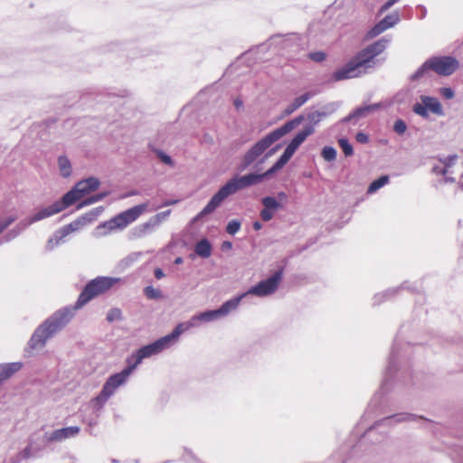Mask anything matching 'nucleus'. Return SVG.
Returning a JSON list of instances; mask_svg holds the SVG:
<instances>
[{
    "label": "nucleus",
    "instance_id": "nucleus-1",
    "mask_svg": "<svg viewBox=\"0 0 463 463\" xmlns=\"http://www.w3.org/2000/svg\"><path fill=\"white\" fill-rule=\"evenodd\" d=\"M118 281L119 279L111 277H99L90 281L79 296L74 307H66L56 311L35 329L29 340V346L32 349L43 348L49 338L69 324L77 309L82 307L93 298L108 291Z\"/></svg>",
    "mask_w": 463,
    "mask_h": 463
},
{
    "label": "nucleus",
    "instance_id": "nucleus-2",
    "mask_svg": "<svg viewBox=\"0 0 463 463\" xmlns=\"http://www.w3.org/2000/svg\"><path fill=\"white\" fill-rule=\"evenodd\" d=\"M391 38L383 37L359 52L345 66L333 73L335 81L360 77L369 73L377 64L376 57L387 48Z\"/></svg>",
    "mask_w": 463,
    "mask_h": 463
},
{
    "label": "nucleus",
    "instance_id": "nucleus-3",
    "mask_svg": "<svg viewBox=\"0 0 463 463\" xmlns=\"http://www.w3.org/2000/svg\"><path fill=\"white\" fill-rule=\"evenodd\" d=\"M148 207L147 203L135 205L111 218L110 220L100 223L96 228V236H105L114 231H122L130 223L134 222Z\"/></svg>",
    "mask_w": 463,
    "mask_h": 463
},
{
    "label": "nucleus",
    "instance_id": "nucleus-4",
    "mask_svg": "<svg viewBox=\"0 0 463 463\" xmlns=\"http://www.w3.org/2000/svg\"><path fill=\"white\" fill-rule=\"evenodd\" d=\"M412 111L424 118H429L430 113L439 117L444 116L440 101L437 98L428 95L420 96V101L413 105Z\"/></svg>",
    "mask_w": 463,
    "mask_h": 463
},
{
    "label": "nucleus",
    "instance_id": "nucleus-5",
    "mask_svg": "<svg viewBox=\"0 0 463 463\" xmlns=\"http://www.w3.org/2000/svg\"><path fill=\"white\" fill-rule=\"evenodd\" d=\"M297 147L298 146H287L286 150L284 151L283 155L279 157V159L273 165V166H271L265 173H251L245 175L248 186H251L261 183L265 178L270 176L271 175L281 169L294 155Z\"/></svg>",
    "mask_w": 463,
    "mask_h": 463
},
{
    "label": "nucleus",
    "instance_id": "nucleus-6",
    "mask_svg": "<svg viewBox=\"0 0 463 463\" xmlns=\"http://www.w3.org/2000/svg\"><path fill=\"white\" fill-rule=\"evenodd\" d=\"M461 168L462 164L458 162V157L456 155H451L439 158V165H434L432 171L437 175H445L446 182H454L455 177L452 175L458 173L459 175H463Z\"/></svg>",
    "mask_w": 463,
    "mask_h": 463
},
{
    "label": "nucleus",
    "instance_id": "nucleus-7",
    "mask_svg": "<svg viewBox=\"0 0 463 463\" xmlns=\"http://www.w3.org/2000/svg\"><path fill=\"white\" fill-rule=\"evenodd\" d=\"M281 279L282 271H276L271 277L260 281L257 285L251 287L247 292H244V294H246V296L253 295L260 298L269 296L277 290Z\"/></svg>",
    "mask_w": 463,
    "mask_h": 463
},
{
    "label": "nucleus",
    "instance_id": "nucleus-8",
    "mask_svg": "<svg viewBox=\"0 0 463 463\" xmlns=\"http://www.w3.org/2000/svg\"><path fill=\"white\" fill-rule=\"evenodd\" d=\"M326 116L325 111L320 110L308 113L303 128L297 133L288 145H301L315 131L316 126Z\"/></svg>",
    "mask_w": 463,
    "mask_h": 463
},
{
    "label": "nucleus",
    "instance_id": "nucleus-9",
    "mask_svg": "<svg viewBox=\"0 0 463 463\" xmlns=\"http://www.w3.org/2000/svg\"><path fill=\"white\" fill-rule=\"evenodd\" d=\"M128 377V373H125L123 370L109 376L103 385L100 393L96 398L97 402L99 403L106 402L115 393L118 388L127 383Z\"/></svg>",
    "mask_w": 463,
    "mask_h": 463
},
{
    "label": "nucleus",
    "instance_id": "nucleus-10",
    "mask_svg": "<svg viewBox=\"0 0 463 463\" xmlns=\"http://www.w3.org/2000/svg\"><path fill=\"white\" fill-rule=\"evenodd\" d=\"M304 120L305 118L303 116H298L294 119L288 121L280 128L271 131L260 140H259L255 145H272L273 143L279 141L282 137L298 127Z\"/></svg>",
    "mask_w": 463,
    "mask_h": 463
},
{
    "label": "nucleus",
    "instance_id": "nucleus-11",
    "mask_svg": "<svg viewBox=\"0 0 463 463\" xmlns=\"http://www.w3.org/2000/svg\"><path fill=\"white\" fill-rule=\"evenodd\" d=\"M432 71L439 76H450L459 67L458 61L451 56H434L430 58Z\"/></svg>",
    "mask_w": 463,
    "mask_h": 463
},
{
    "label": "nucleus",
    "instance_id": "nucleus-12",
    "mask_svg": "<svg viewBox=\"0 0 463 463\" xmlns=\"http://www.w3.org/2000/svg\"><path fill=\"white\" fill-rule=\"evenodd\" d=\"M247 187L249 186L245 175H236L222 185L215 194V196L222 203L228 196Z\"/></svg>",
    "mask_w": 463,
    "mask_h": 463
},
{
    "label": "nucleus",
    "instance_id": "nucleus-13",
    "mask_svg": "<svg viewBox=\"0 0 463 463\" xmlns=\"http://www.w3.org/2000/svg\"><path fill=\"white\" fill-rule=\"evenodd\" d=\"M400 14L397 11L386 15L380 20L368 33L370 38H373L387 31L390 28L394 27L400 22Z\"/></svg>",
    "mask_w": 463,
    "mask_h": 463
},
{
    "label": "nucleus",
    "instance_id": "nucleus-14",
    "mask_svg": "<svg viewBox=\"0 0 463 463\" xmlns=\"http://www.w3.org/2000/svg\"><path fill=\"white\" fill-rule=\"evenodd\" d=\"M80 427L71 426L55 430L52 432H46L44 437L49 442L63 441L67 439L76 437L80 433Z\"/></svg>",
    "mask_w": 463,
    "mask_h": 463
},
{
    "label": "nucleus",
    "instance_id": "nucleus-15",
    "mask_svg": "<svg viewBox=\"0 0 463 463\" xmlns=\"http://www.w3.org/2000/svg\"><path fill=\"white\" fill-rule=\"evenodd\" d=\"M61 212V208L57 205L56 202H54L52 204L38 210L35 213L26 218L24 225L30 226L34 222L52 217Z\"/></svg>",
    "mask_w": 463,
    "mask_h": 463
},
{
    "label": "nucleus",
    "instance_id": "nucleus-16",
    "mask_svg": "<svg viewBox=\"0 0 463 463\" xmlns=\"http://www.w3.org/2000/svg\"><path fill=\"white\" fill-rule=\"evenodd\" d=\"M170 345L164 337L157 339L156 341L145 345L137 350L141 358L146 359L153 355L158 354L164 350L169 348Z\"/></svg>",
    "mask_w": 463,
    "mask_h": 463
},
{
    "label": "nucleus",
    "instance_id": "nucleus-17",
    "mask_svg": "<svg viewBox=\"0 0 463 463\" xmlns=\"http://www.w3.org/2000/svg\"><path fill=\"white\" fill-rule=\"evenodd\" d=\"M92 219L93 218H92L90 213H88V214H85L83 216H80V217L77 218L76 220H74L71 223H69V224L61 227V229H59V231H60L59 236L66 237V236H68L69 234H71L72 232H78V231L81 230L87 224L91 222Z\"/></svg>",
    "mask_w": 463,
    "mask_h": 463
},
{
    "label": "nucleus",
    "instance_id": "nucleus-18",
    "mask_svg": "<svg viewBox=\"0 0 463 463\" xmlns=\"http://www.w3.org/2000/svg\"><path fill=\"white\" fill-rule=\"evenodd\" d=\"M196 326H197V324L194 322V319L192 317L190 320L178 324L175 327V329L173 330V332L171 334H168L163 337L166 340L168 345L171 346L177 341V339L181 334H183L184 332H185V331L189 330L190 328L194 327Z\"/></svg>",
    "mask_w": 463,
    "mask_h": 463
},
{
    "label": "nucleus",
    "instance_id": "nucleus-19",
    "mask_svg": "<svg viewBox=\"0 0 463 463\" xmlns=\"http://www.w3.org/2000/svg\"><path fill=\"white\" fill-rule=\"evenodd\" d=\"M99 184H100V183L98 178L89 177V178H86L84 180L78 182L75 184V187L79 191V193L81 194V196L83 197L84 195H86L93 191H96L99 188Z\"/></svg>",
    "mask_w": 463,
    "mask_h": 463
},
{
    "label": "nucleus",
    "instance_id": "nucleus-20",
    "mask_svg": "<svg viewBox=\"0 0 463 463\" xmlns=\"http://www.w3.org/2000/svg\"><path fill=\"white\" fill-rule=\"evenodd\" d=\"M80 198H82L81 194L74 186L71 190L66 193L61 200L56 201V203L61 208V211H63L67 207L72 205Z\"/></svg>",
    "mask_w": 463,
    "mask_h": 463
},
{
    "label": "nucleus",
    "instance_id": "nucleus-21",
    "mask_svg": "<svg viewBox=\"0 0 463 463\" xmlns=\"http://www.w3.org/2000/svg\"><path fill=\"white\" fill-rule=\"evenodd\" d=\"M379 108L378 104H371L355 109L349 116L345 118V121L350 122L366 117L369 113Z\"/></svg>",
    "mask_w": 463,
    "mask_h": 463
},
{
    "label": "nucleus",
    "instance_id": "nucleus-22",
    "mask_svg": "<svg viewBox=\"0 0 463 463\" xmlns=\"http://www.w3.org/2000/svg\"><path fill=\"white\" fill-rule=\"evenodd\" d=\"M23 367L20 362L2 364H0V383L10 378L14 373Z\"/></svg>",
    "mask_w": 463,
    "mask_h": 463
},
{
    "label": "nucleus",
    "instance_id": "nucleus-23",
    "mask_svg": "<svg viewBox=\"0 0 463 463\" xmlns=\"http://www.w3.org/2000/svg\"><path fill=\"white\" fill-rule=\"evenodd\" d=\"M246 297V294L242 293L240 296L232 298L226 302H224L219 308L218 311L221 317H225L230 314L232 311H234L239 307L241 299Z\"/></svg>",
    "mask_w": 463,
    "mask_h": 463
},
{
    "label": "nucleus",
    "instance_id": "nucleus-24",
    "mask_svg": "<svg viewBox=\"0 0 463 463\" xmlns=\"http://www.w3.org/2000/svg\"><path fill=\"white\" fill-rule=\"evenodd\" d=\"M221 204L222 203L214 194L208 202V203L204 206V208L196 216L194 217L192 222L194 223L201 220L203 217L213 213Z\"/></svg>",
    "mask_w": 463,
    "mask_h": 463
},
{
    "label": "nucleus",
    "instance_id": "nucleus-25",
    "mask_svg": "<svg viewBox=\"0 0 463 463\" xmlns=\"http://www.w3.org/2000/svg\"><path fill=\"white\" fill-rule=\"evenodd\" d=\"M430 71H432V64L430 58L426 60L413 74L411 75V80L412 81H417L423 78H428Z\"/></svg>",
    "mask_w": 463,
    "mask_h": 463
},
{
    "label": "nucleus",
    "instance_id": "nucleus-26",
    "mask_svg": "<svg viewBox=\"0 0 463 463\" xmlns=\"http://www.w3.org/2000/svg\"><path fill=\"white\" fill-rule=\"evenodd\" d=\"M222 317L218 309L215 310H208L202 312L200 314L193 316L194 322L197 324L198 321L201 322H212L218 318Z\"/></svg>",
    "mask_w": 463,
    "mask_h": 463
},
{
    "label": "nucleus",
    "instance_id": "nucleus-27",
    "mask_svg": "<svg viewBox=\"0 0 463 463\" xmlns=\"http://www.w3.org/2000/svg\"><path fill=\"white\" fill-rule=\"evenodd\" d=\"M194 251L202 258H209L212 254V245L207 239H203L196 243Z\"/></svg>",
    "mask_w": 463,
    "mask_h": 463
},
{
    "label": "nucleus",
    "instance_id": "nucleus-28",
    "mask_svg": "<svg viewBox=\"0 0 463 463\" xmlns=\"http://www.w3.org/2000/svg\"><path fill=\"white\" fill-rule=\"evenodd\" d=\"M267 146H252L249 152L245 155L244 157V167H247L253 162L257 160L259 156H260Z\"/></svg>",
    "mask_w": 463,
    "mask_h": 463
},
{
    "label": "nucleus",
    "instance_id": "nucleus-29",
    "mask_svg": "<svg viewBox=\"0 0 463 463\" xmlns=\"http://www.w3.org/2000/svg\"><path fill=\"white\" fill-rule=\"evenodd\" d=\"M58 167L62 177H69L72 173V167L70 160L65 156L58 157Z\"/></svg>",
    "mask_w": 463,
    "mask_h": 463
},
{
    "label": "nucleus",
    "instance_id": "nucleus-30",
    "mask_svg": "<svg viewBox=\"0 0 463 463\" xmlns=\"http://www.w3.org/2000/svg\"><path fill=\"white\" fill-rule=\"evenodd\" d=\"M144 359L141 358L139 353L137 351L135 354H133L129 357H128V359H127L128 366L125 369H123V371L125 373H128V375L130 376V374L134 372V370L137 367V365L139 364H141V362Z\"/></svg>",
    "mask_w": 463,
    "mask_h": 463
},
{
    "label": "nucleus",
    "instance_id": "nucleus-31",
    "mask_svg": "<svg viewBox=\"0 0 463 463\" xmlns=\"http://www.w3.org/2000/svg\"><path fill=\"white\" fill-rule=\"evenodd\" d=\"M25 219L21 221L14 229L10 230L5 236V241H10L15 239L23 231L29 226H25Z\"/></svg>",
    "mask_w": 463,
    "mask_h": 463
},
{
    "label": "nucleus",
    "instance_id": "nucleus-32",
    "mask_svg": "<svg viewBox=\"0 0 463 463\" xmlns=\"http://www.w3.org/2000/svg\"><path fill=\"white\" fill-rule=\"evenodd\" d=\"M153 152L155 153L156 156L165 165L174 167L175 163L174 160L171 158V156L161 147H155L153 149Z\"/></svg>",
    "mask_w": 463,
    "mask_h": 463
},
{
    "label": "nucleus",
    "instance_id": "nucleus-33",
    "mask_svg": "<svg viewBox=\"0 0 463 463\" xmlns=\"http://www.w3.org/2000/svg\"><path fill=\"white\" fill-rule=\"evenodd\" d=\"M389 182L388 175H382L378 179L374 180L368 187V193L373 194L383 186H384Z\"/></svg>",
    "mask_w": 463,
    "mask_h": 463
},
{
    "label": "nucleus",
    "instance_id": "nucleus-34",
    "mask_svg": "<svg viewBox=\"0 0 463 463\" xmlns=\"http://www.w3.org/2000/svg\"><path fill=\"white\" fill-rule=\"evenodd\" d=\"M60 231H56L53 235L47 241L46 250H52L55 247L60 245L65 237L59 236Z\"/></svg>",
    "mask_w": 463,
    "mask_h": 463
},
{
    "label": "nucleus",
    "instance_id": "nucleus-35",
    "mask_svg": "<svg viewBox=\"0 0 463 463\" xmlns=\"http://www.w3.org/2000/svg\"><path fill=\"white\" fill-rule=\"evenodd\" d=\"M261 203L265 208L269 210L278 211L279 208H281L280 203L277 201L276 198L272 196H266L262 198Z\"/></svg>",
    "mask_w": 463,
    "mask_h": 463
},
{
    "label": "nucleus",
    "instance_id": "nucleus-36",
    "mask_svg": "<svg viewBox=\"0 0 463 463\" xmlns=\"http://www.w3.org/2000/svg\"><path fill=\"white\" fill-rule=\"evenodd\" d=\"M414 419H415V417L413 415L402 413V414H396V415L391 416L389 418H386L384 420V421L388 424H391L392 422H402V421H405V420H411Z\"/></svg>",
    "mask_w": 463,
    "mask_h": 463
},
{
    "label": "nucleus",
    "instance_id": "nucleus-37",
    "mask_svg": "<svg viewBox=\"0 0 463 463\" xmlns=\"http://www.w3.org/2000/svg\"><path fill=\"white\" fill-rule=\"evenodd\" d=\"M314 96H315V92H312V91L306 92V93L295 98L293 99V102L297 105L298 108H300Z\"/></svg>",
    "mask_w": 463,
    "mask_h": 463
},
{
    "label": "nucleus",
    "instance_id": "nucleus-38",
    "mask_svg": "<svg viewBox=\"0 0 463 463\" xmlns=\"http://www.w3.org/2000/svg\"><path fill=\"white\" fill-rule=\"evenodd\" d=\"M322 156L326 161H333L336 156V150L334 146H324Z\"/></svg>",
    "mask_w": 463,
    "mask_h": 463
},
{
    "label": "nucleus",
    "instance_id": "nucleus-39",
    "mask_svg": "<svg viewBox=\"0 0 463 463\" xmlns=\"http://www.w3.org/2000/svg\"><path fill=\"white\" fill-rule=\"evenodd\" d=\"M241 223L238 220H232L228 222L226 226V232L231 234H236L241 229Z\"/></svg>",
    "mask_w": 463,
    "mask_h": 463
},
{
    "label": "nucleus",
    "instance_id": "nucleus-40",
    "mask_svg": "<svg viewBox=\"0 0 463 463\" xmlns=\"http://www.w3.org/2000/svg\"><path fill=\"white\" fill-rule=\"evenodd\" d=\"M147 233L146 230L142 226V224L137 225L130 231V238L131 239H140L146 236Z\"/></svg>",
    "mask_w": 463,
    "mask_h": 463
},
{
    "label": "nucleus",
    "instance_id": "nucleus-41",
    "mask_svg": "<svg viewBox=\"0 0 463 463\" xmlns=\"http://www.w3.org/2000/svg\"><path fill=\"white\" fill-rule=\"evenodd\" d=\"M122 319V312L119 308L114 307L111 308L107 314V320L109 322H114L116 320Z\"/></svg>",
    "mask_w": 463,
    "mask_h": 463
},
{
    "label": "nucleus",
    "instance_id": "nucleus-42",
    "mask_svg": "<svg viewBox=\"0 0 463 463\" xmlns=\"http://www.w3.org/2000/svg\"><path fill=\"white\" fill-rule=\"evenodd\" d=\"M145 295L150 299H157L161 297V291L153 288L152 286H147L144 289Z\"/></svg>",
    "mask_w": 463,
    "mask_h": 463
},
{
    "label": "nucleus",
    "instance_id": "nucleus-43",
    "mask_svg": "<svg viewBox=\"0 0 463 463\" xmlns=\"http://www.w3.org/2000/svg\"><path fill=\"white\" fill-rule=\"evenodd\" d=\"M141 224L147 234H149L156 227L159 225L153 216L149 218L147 222Z\"/></svg>",
    "mask_w": 463,
    "mask_h": 463
},
{
    "label": "nucleus",
    "instance_id": "nucleus-44",
    "mask_svg": "<svg viewBox=\"0 0 463 463\" xmlns=\"http://www.w3.org/2000/svg\"><path fill=\"white\" fill-rule=\"evenodd\" d=\"M275 213L276 211L269 210L264 207L260 212V217L264 222H269L273 218Z\"/></svg>",
    "mask_w": 463,
    "mask_h": 463
},
{
    "label": "nucleus",
    "instance_id": "nucleus-45",
    "mask_svg": "<svg viewBox=\"0 0 463 463\" xmlns=\"http://www.w3.org/2000/svg\"><path fill=\"white\" fill-rule=\"evenodd\" d=\"M407 128L405 122L402 119H398L395 121L393 125V129L397 134H403Z\"/></svg>",
    "mask_w": 463,
    "mask_h": 463
},
{
    "label": "nucleus",
    "instance_id": "nucleus-46",
    "mask_svg": "<svg viewBox=\"0 0 463 463\" xmlns=\"http://www.w3.org/2000/svg\"><path fill=\"white\" fill-rule=\"evenodd\" d=\"M308 57L316 62H321L326 59V53L323 52H310Z\"/></svg>",
    "mask_w": 463,
    "mask_h": 463
},
{
    "label": "nucleus",
    "instance_id": "nucleus-47",
    "mask_svg": "<svg viewBox=\"0 0 463 463\" xmlns=\"http://www.w3.org/2000/svg\"><path fill=\"white\" fill-rule=\"evenodd\" d=\"M439 94L446 99H451L455 96V92L451 88L439 89Z\"/></svg>",
    "mask_w": 463,
    "mask_h": 463
},
{
    "label": "nucleus",
    "instance_id": "nucleus-48",
    "mask_svg": "<svg viewBox=\"0 0 463 463\" xmlns=\"http://www.w3.org/2000/svg\"><path fill=\"white\" fill-rule=\"evenodd\" d=\"M15 217L14 216H10L8 218H6L5 220L0 222V234L7 228L9 227L14 221H15Z\"/></svg>",
    "mask_w": 463,
    "mask_h": 463
},
{
    "label": "nucleus",
    "instance_id": "nucleus-49",
    "mask_svg": "<svg viewBox=\"0 0 463 463\" xmlns=\"http://www.w3.org/2000/svg\"><path fill=\"white\" fill-rule=\"evenodd\" d=\"M170 213H171V210H167L165 212L158 213L156 215H154L153 217L158 222V224H160L163 221L167 219V217L170 215Z\"/></svg>",
    "mask_w": 463,
    "mask_h": 463
},
{
    "label": "nucleus",
    "instance_id": "nucleus-50",
    "mask_svg": "<svg viewBox=\"0 0 463 463\" xmlns=\"http://www.w3.org/2000/svg\"><path fill=\"white\" fill-rule=\"evenodd\" d=\"M355 140H356V142H358L360 144H364V143H367L369 141V138H368V136L366 134L359 132L355 136Z\"/></svg>",
    "mask_w": 463,
    "mask_h": 463
},
{
    "label": "nucleus",
    "instance_id": "nucleus-51",
    "mask_svg": "<svg viewBox=\"0 0 463 463\" xmlns=\"http://www.w3.org/2000/svg\"><path fill=\"white\" fill-rule=\"evenodd\" d=\"M298 108L297 107V105L292 101L290 104H288L287 106V108L285 109L284 110V114L285 115H290L291 113H293L295 110H297Z\"/></svg>",
    "mask_w": 463,
    "mask_h": 463
},
{
    "label": "nucleus",
    "instance_id": "nucleus-52",
    "mask_svg": "<svg viewBox=\"0 0 463 463\" xmlns=\"http://www.w3.org/2000/svg\"><path fill=\"white\" fill-rule=\"evenodd\" d=\"M298 108L297 107V105L292 101L290 104H288L287 106V108L285 109L284 110V114L285 115H290L291 113H293L295 110H297Z\"/></svg>",
    "mask_w": 463,
    "mask_h": 463
},
{
    "label": "nucleus",
    "instance_id": "nucleus-53",
    "mask_svg": "<svg viewBox=\"0 0 463 463\" xmlns=\"http://www.w3.org/2000/svg\"><path fill=\"white\" fill-rule=\"evenodd\" d=\"M96 202L94 201V196H90L89 197L88 199L82 201L79 205H78V209H81L87 205H90V204H92V203H95Z\"/></svg>",
    "mask_w": 463,
    "mask_h": 463
},
{
    "label": "nucleus",
    "instance_id": "nucleus-54",
    "mask_svg": "<svg viewBox=\"0 0 463 463\" xmlns=\"http://www.w3.org/2000/svg\"><path fill=\"white\" fill-rule=\"evenodd\" d=\"M345 156H350L354 154V146H342Z\"/></svg>",
    "mask_w": 463,
    "mask_h": 463
},
{
    "label": "nucleus",
    "instance_id": "nucleus-55",
    "mask_svg": "<svg viewBox=\"0 0 463 463\" xmlns=\"http://www.w3.org/2000/svg\"><path fill=\"white\" fill-rule=\"evenodd\" d=\"M155 277L157 279H163L165 277V273H164V271L161 269L157 268V269H155Z\"/></svg>",
    "mask_w": 463,
    "mask_h": 463
},
{
    "label": "nucleus",
    "instance_id": "nucleus-56",
    "mask_svg": "<svg viewBox=\"0 0 463 463\" xmlns=\"http://www.w3.org/2000/svg\"><path fill=\"white\" fill-rule=\"evenodd\" d=\"M232 248V243L231 241H223L222 244V249L223 250H228Z\"/></svg>",
    "mask_w": 463,
    "mask_h": 463
},
{
    "label": "nucleus",
    "instance_id": "nucleus-57",
    "mask_svg": "<svg viewBox=\"0 0 463 463\" xmlns=\"http://www.w3.org/2000/svg\"><path fill=\"white\" fill-rule=\"evenodd\" d=\"M93 196H94V201L97 203V202L101 201L104 198L105 194H95Z\"/></svg>",
    "mask_w": 463,
    "mask_h": 463
},
{
    "label": "nucleus",
    "instance_id": "nucleus-58",
    "mask_svg": "<svg viewBox=\"0 0 463 463\" xmlns=\"http://www.w3.org/2000/svg\"><path fill=\"white\" fill-rule=\"evenodd\" d=\"M262 228V224L260 222H253V229L259 231Z\"/></svg>",
    "mask_w": 463,
    "mask_h": 463
},
{
    "label": "nucleus",
    "instance_id": "nucleus-59",
    "mask_svg": "<svg viewBox=\"0 0 463 463\" xmlns=\"http://www.w3.org/2000/svg\"><path fill=\"white\" fill-rule=\"evenodd\" d=\"M338 145H349L347 139L345 138H340L338 140Z\"/></svg>",
    "mask_w": 463,
    "mask_h": 463
},
{
    "label": "nucleus",
    "instance_id": "nucleus-60",
    "mask_svg": "<svg viewBox=\"0 0 463 463\" xmlns=\"http://www.w3.org/2000/svg\"><path fill=\"white\" fill-rule=\"evenodd\" d=\"M234 105L237 109L241 108L242 106V101L241 100H239V99H236L234 101Z\"/></svg>",
    "mask_w": 463,
    "mask_h": 463
},
{
    "label": "nucleus",
    "instance_id": "nucleus-61",
    "mask_svg": "<svg viewBox=\"0 0 463 463\" xmlns=\"http://www.w3.org/2000/svg\"><path fill=\"white\" fill-rule=\"evenodd\" d=\"M175 264H181L183 263V259L181 257H178L175 260Z\"/></svg>",
    "mask_w": 463,
    "mask_h": 463
},
{
    "label": "nucleus",
    "instance_id": "nucleus-62",
    "mask_svg": "<svg viewBox=\"0 0 463 463\" xmlns=\"http://www.w3.org/2000/svg\"><path fill=\"white\" fill-rule=\"evenodd\" d=\"M274 152H275V150H274V149H272V150H271L269 154H267L265 156H269V155L273 154Z\"/></svg>",
    "mask_w": 463,
    "mask_h": 463
},
{
    "label": "nucleus",
    "instance_id": "nucleus-63",
    "mask_svg": "<svg viewBox=\"0 0 463 463\" xmlns=\"http://www.w3.org/2000/svg\"><path fill=\"white\" fill-rule=\"evenodd\" d=\"M175 203V202H166V203H165V205H170V204H172V203Z\"/></svg>",
    "mask_w": 463,
    "mask_h": 463
}]
</instances>
